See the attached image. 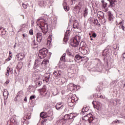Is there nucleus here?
Returning <instances> with one entry per match:
<instances>
[{
	"mask_svg": "<svg viewBox=\"0 0 125 125\" xmlns=\"http://www.w3.org/2000/svg\"><path fill=\"white\" fill-rule=\"evenodd\" d=\"M37 24L39 27L41 29L42 32H43L44 34H46L48 30L47 24H46V21L43 20L42 18H40L37 21Z\"/></svg>",
	"mask_w": 125,
	"mask_h": 125,
	"instance_id": "f257e3e1",
	"label": "nucleus"
},
{
	"mask_svg": "<svg viewBox=\"0 0 125 125\" xmlns=\"http://www.w3.org/2000/svg\"><path fill=\"white\" fill-rule=\"evenodd\" d=\"M83 120L85 121H88L90 124H91V123L92 124H96L97 122V118L93 117V116H92V114L90 113L84 116L83 117Z\"/></svg>",
	"mask_w": 125,
	"mask_h": 125,
	"instance_id": "f03ea898",
	"label": "nucleus"
},
{
	"mask_svg": "<svg viewBox=\"0 0 125 125\" xmlns=\"http://www.w3.org/2000/svg\"><path fill=\"white\" fill-rule=\"evenodd\" d=\"M80 42H81V37L76 36L73 40L70 41V45L72 46V47H77L79 46Z\"/></svg>",
	"mask_w": 125,
	"mask_h": 125,
	"instance_id": "7ed1b4c3",
	"label": "nucleus"
},
{
	"mask_svg": "<svg viewBox=\"0 0 125 125\" xmlns=\"http://www.w3.org/2000/svg\"><path fill=\"white\" fill-rule=\"evenodd\" d=\"M52 116H53V112L52 111H49L47 113L46 112H42L40 114V117L41 118H42L43 119H46V118H50L48 120L49 121H52L53 120V118L52 117Z\"/></svg>",
	"mask_w": 125,
	"mask_h": 125,
	"instance_id": "20e7f679",
	"label": "nucleus"
},
{
	"mask_svg": "<svg viewBox=\"0 0 125 125\" xmlns=\"http://www.w3.org/2000/svg\"><path fill=\"white\" fill-rule=\"evenodd\" d=\"M47 52H48V50L45 48L39 50V56L41 59H43V58H45L46 55H47Z\"/></svg>",
	"mask_w": 125,
	"mask_h": 125,
	"instance_id": "39448f33",
	"label": "nucleus"
},
{
	"mask_svg": "<svg viewBox=\"0 0 125 125\" xmlns=\"http://www.w3.org/2000/svg\"><path fill=\"white\" fill-rule=\"evenodd\" d=\"M23 96H24V94H23L22 91H19L15 99V101H22L23 100Z\"/></svg>",
	"mask_w": 125,
	"mask_h": 125,
	"instance_id": "423d86ee",
	"label": "nucleus"
},
{
	"mask_svg": "<svg viewBox=\"0 0 125 125\" xmlns=\"http://www.w3.org/2000/svg\"><path fill=\"white\" fill-rule=\"evenodd\" d=\"M53 75L55 77L56 79H59L62 76V72L61 70L55 71L53 72Z\"/></svg>",
	"mask_w": 125,
	"mask_h": 125,
	"instance_id": "0eeeda50",
	"label": "nucleus"
},
{
	"mask_svg": "<svg viewBox=\"0 0 125 125\" xmlns=\"http://www.w3.org/2000/svg\"><path fill=\"white\" fill-rule=\"evenodd\" d=\"M71 31L67 30L64 34V38L63 39V41L64 42H67L69 40V37H70V33Z\"/></svg>",
	"mask_w": 125,
	"mask_h": 125,
	"instance_id": "6e6552de",
	"label": "nucleus"
},
{
	"mask_svg": "<svg viewBox=\"0 0 125 125\" xmlns=\"http://www.w3.org/2000/svg\"><path fill=\"white\" fill-rule=\"evenodd\" d=\"M37 41L38 42H42V33H37Z\"/></svg>",
	"mask_w": 125,
	"mask_h": 125,
	"instance_id": "1a4fd4ad",
	"label": "nucleus"
},
{
	"mask_svg": "<svg viewBox=\"0 0 125 125\" xmlns=\"http://www.w3.org/2000/svg\"><path fill=\"white\" fill-rule=\"evenodd\" d=\"M16 57H17L18 60L20 61L21 60H23L25 57V55L23 53H20L16 55Z\"/></svg>",
	"mask_w": 125,
	"mask_h": 125,
	"instance_id": "9d476101",
	"label": "nucleus"
},
{
	"mask_svg": "<svg viewBox=\"0 0 125 125\" xmlns=\"http://www.w3.org/2000/svg\"><path fill=\"white\" fill-rule=\"evenodd\" d=\"M45 76V79L43 81H45L46 83H48L50 81V76L51 75L50 73H47Z\"/></svg>",
	"mask_w": 125,
	"mask_h": 125,
	"instance_id": "9b49d317",
	"label": "nucleus"
},
{
	"mask_svg": "<svg viewBox=\"0 0 125 125\" xmlns=\"http://www.w3.org/2000/svg\"><path fill=\"white\" fill-rule=\"evenodd\" d=\"M84 59V57H83L81 56L80 55L77 54L75 56V57L74 58V60L75 61H77V60H81V61H83Z\"/></svg>",
	"mask_w": 125,
	"mask_h": 125,
	"instance_id": "f8f14e48",
	"label": "nucleus"
},
{
	"mask_svg": "<svg viewBox=\"0 0 125 125\" xmlns=\"http://www.w3.org/2000/svg\"><path fill=\"white\" fill-rule=\"evenodd\" d=\"M63 108V104L61 103H58L56 105V109L57 110H60Z\"/></svg>",
	"mask_w": 125,
	"mask_h": 125,
	"instance_id": "ddd939ff",
	"label": "nucleus"
},
{
	"mask_svg": "<svg viewBox=\"0 0 125 125\" xmlns=\"http://www.w3.org/2000/svg\"><path fill=\"white\" fill-rule=\"evenodd\" d=\"M87 15H88V9L87 8H85L83 12V16L84 18H86Z\"/></svg>",
	"mask_w": 125,
	"mask_h": 125,
	"instance_id": "4468645a",
	"label": "nucleus"
},
{
	"mask_svg": "<svg viewBox=\"0 0 125 125\" xmlns=\"http://www.w3.org/2000/svg\"><path fill=\"white\" fill-rule=\"evenodd\" d=\"M73 26L74 29H79V22L76 20H74Z\"/></svg>",
	"mask_w": 125,
	"mask_h": 125,
	"instance_id": "2eb2a0df",
	"label": "nucleus"
},
{
	"mask_svg": "<svg viewBox=\"0 0 125 125\" xmlns=\"http://www.w3.org/2000/svg\"><path fill=\"white\" fill-rule=\"evenodd\" d=\"M9 94V93H8V91H7V90L6 89H5L3 93V95L4 97V99H7V98H8Z\"/></svg>",
	"mask_w": 125,
	"mask_h": 125,
	"instance_id": "dca6fc26",
	"label": "nucleus"
},
{
	"mask_svg": "<svg viewBox=\"0 0 125 125\" xmlns=\"http://www.w3.org/2000/svg\"><path fill=\"white\" fill-rule=\"evenodd\" d=\"M0 35L1 36L5 35V29H4L2 26L0 27Z\"/></svg>",
	"mask_w": 125,
	"mask_h": 125,
	"instance_id": "f3484780",
	"label": "nucleus"
},
{
	"mask_svg": "<svg viewBox=\"0 0 125 125\" xmlns=\"http://www.w3.org/2000/svg\"><path fill=\"white\" fill-rule=\"evenodd\" d=\"M10 72L11 74L13 73V69L12 68H10V67H8L7 68V72L6 73V76H9V72Z\"/></svg>",
	"mask_w": 125,
	"mask_h": 125,
	"instance_id": "a211bd4d",
	"label": "nucleus"
},
{
	"mask_svg": "<svg viewBox=\"0 0 125 125\" xmlns=\"http://www.w3.org/2000/svg\"><path fill=\"white\" fill-rule=\"evenodd\" d=\"M33 68L35 70L36 69L38 70V71H40V63H38L37 62H35Z\"/></svg>",
	"mask_w": 125,
	"mask_h": 125,
	"instance_id": "6ab92c4d",
	"label": "nucleus"
},
{
	"mask_svg": "<svg viewBox=\"0 0 125 125\" xmlns=\"http://www.w3.org/2000/svg\"><path fill=\"white\" fill-rule=\"evenodd\" d=\"M80 46L82 49L86 47V44L85 43V42L83 41L81 42L80 44Z\"/></svg>",
	"mask_w": 125,
	"mask_h": 125,
	"instance_id": "aec40b11",
	"label": "nucleus"
},
{
	"mask_svg": "<svg viewBox=\"0 0 125 125\" xmlns=\"http://www.w3.org/2000/svg\"><path fill=\"white\" fill-rule=\"evenodd\" d=\"M66 4H67V3L64 2L62 3V5H63V8L65 10V11L67 12V11H69L70 8L69 7H68V6L66 5Z\"/></svg>",
	"mask_w": 125,
	"mask_h": 125,
	"instance_id": "412c9836",
	"label": "nucleus"
},
{
	"mask_svg": "<svg viewBox=\"0 0 125 125\" xmlns=\"http://www.w3.org/2000/svg\"><path fill=\"white\" fill-rule=\"evenodd\" d=\"M110 53V52H109V51L108 50H104L103 52V56H106V57H108L109 56V54Z\"/></svg>",
	"mask_w": 125,
	"mask_h": 125,
	"instance_id": "4be33fe9",
	"label": "nucleus"
},
{
	"mask_svg": "<svg viewBox=\"0 0 125 125\" xmlns=\"http://www.w3.org/2000/svg\"><path fill=\"white\" fill-rule=\"evenodd\" d=\"M83 0H81L78 4V7L79 9H82V7H83Z\"/></svg>",
	"mask_w": 125,
	"mask_h": 125,
	"instance_id": "5701e85b",
	"label": "nucleus"
},
{
	"mask_svg": "<svg viewBox=\"0 0 125 125\" xmlns=\"http://www.w3.org/2000/svg\"><path fill=\"white\" fill-rule=\"evenodd\" d=\"M108 16V20L109 21H113V15L111 13V12L109 11L107 13Z\"/></svg>",
	"mask_w": 125,
	"mask_h": 125,
	"instance_id": "b1692460",
	"label": "nucleus"
},
{
	"mask_svg": "<svg viewBox=\"0 0 125 125\" xmlns=\"http://www.w3.org/2000/svg\"><path fill=\"white\" fill-rule=\"evenodd\" d=\"M110 2V6H113V4H117V0H107Z\"/></svg>",
	"mask_w": 125,
	"mask_h": 125,
	"instance_id": "393cba45",
	"label": "nucleus"
},
{
	"mask_svg": "<svg viewBox=\"0 0 125 125\" xmlns=\"http://www.w3.org/2000/svg\"><path fill=\"white\" fill-rule=\"evenodd\" d=\"M38 4L41 7H42V6H45V2L43 0H41L39 2Z\"/></svg>",
	"mask_w": 125,
	"mask_h": 125,
	"instance_id": "a878e982",
	"label": "nucleus"
},
{
	"mask_svg": "<svg viewBox=\"0 0 125 125\" xmlns=\"http://www.w3.org/2000/svg\"><path fill=\"white\" fill-rule=\"evenodd\" d=\"M22 67H23V62H20L17 65V68L18 69H19V70H21V69H22Z\"/></svg>",
	"mask_w": 125,
	"mask_h": 125,
	"instance_id": "bb28decb",
	"label": "nucleus"
},
{
	"mask_svg": "<svg viewBox=\"0 0 125 125\" xmlns=\"http://www.w3.org/2000/svg\"><path fill=\"white\" fill-rule=\"evenodd\" d=\"M74 103H75L74 102H72L69 100H68V106H70V107H73V106L74 105Z\"/></svg>",
	"mask_w": 125,
	"mask_h": 125,
	"instance_id": "cd10ccee",
	"label": "nucleus"
},
{
	"mask_svg": "<svg viewBox=\"0 0 125 125\" xmlns=\"http://www.w3.org/2000/svg\"><path fill=\"white\" fill-rule=\"evenodd\" d=\"M93 23L95 25H97L98 26H100V23H99V22H98V20L97 19H94Z\"/></svg>",
	"mask_w": 125,
	"mask_h": 125,
	"instance_id": "c85d7f7f",
	"label": "nucleus"
},
{
	"mask_svg": "<svg viewBox=\"0 0 125 125\" xmlns=\"http://www.w3.org/2000/svg\"><path fill=\"white\" fill-rule=\"evenodd\" d=\"M98 16H100V17H103L104 18V13L102 11H99L97 13Z\"/></svg>",
	"mask_w": 125,
	"mask_h": 125,
	"instance_id": "c756f323",
	"label": "nucleus"
},
{
	"mask_svg": "<svg viewBox=\"0 0 125 125\" xmlns=\"http://www.w3.org/2000/svg\"><path fill=\"white\" fill-rule=\"evenodd\" d=\"M82 49H83L84 54H87L88 53V48L85 47Z\"/></svg>",
	"mask_w": 125,
	"mask_h": 125,
	"instance_id": "7c9ffc66",
	"label": "nucleus"
},
{
	"mask_svg": "<svg viewBox=\"0 0 125 125\" xmlns=\"http://www.w3.org/2000/svg\"><path fill=\"white\" fill-rule=\"evenodd\" d=\"M63 120L65 122H66V121H68V120H70L69 114H66L64 117Z\"/></svg>",
	"mask_w": 125,
	"mask_h": 125,
	"instance_id": "2f4dec72",
	"label": "nucleus"
},
{
	"mask_svg": "<svg viewBox=\"0 0 125 125\" xmlns=\"http://www.w3.org/2000/svg\"><path fill=\"white\" fill-rule=\"evenodd\" d=\"M87 112V108L86 107H83L82 109V111L81 112V114H83V113H86Z\"/></svg>",
	"mask_w": 125,
	"mask_h": 125,
	"instance_id": "473e14b6",
	"label": "nucleus"
},
{
	"mask_svg": "<svg viewBox=\"0 0 125 125\" xmlns=\"http://www.w3.org/2000/svg\"><path fill=\"white\" fill-rule=\"evenodd\" d=\"M120 24V26H119V28L120 29H122V30H123V31H125V26H124L123 25H122V24H123V22L121 21L119 22Z\"/></svg>",
	"mask_w": 125,
	"mask_h": 125,
	"instance_id": "72a5a7b5",
	"label": "nucleus"
},
{
	"mask_svg": "<svg viewBox=\"0 0 125 125\" xmlns=\"http://www.w3.org/2000/svg\"><path fill=\"white\" fill-rule=\"evenodd\" d=\"M10 122H11V123H13V124H16V118H12L10 120Z\"/></svg>",
	"mask_w": 125,
	"mask_h": 125,
	"instance_id": "f704fd0d",
	"label": "nucleus"
},
{
	"mask_svg": "<svg viewBox=\"0 0 125 125\" xmlns=\"http://www.w3.org/2000/svg\"><path fill=\"white\" fill-rule=\"evenodd\" d=\"M68 100H69V101H71V102H74V103H75V101H76V100H75L74 97H71V98L68 99Z\"/></svg>",
	"mask_w": 125,
	"mask_h": 125,
	"instance_id": "c9c22d12",
	"label": "nucleus"
},
{
	"mask_svg": "<svg viewBox=\"0 0 125 125\" xmlns=\"http://www.w3.org/2000/svg\"><path fill=\"white\" fill-rule=\"evenodd\" d=\"M93 42L96 44H99V40H97L96 39H94Z\"/></svg>",
	"mask_w": 125,
	"mask_h": 125,
	"instance_id": "e433bc0d",
	"label": "nucleus"
},
{
	"mask_svg": "<svg viewBox=\"0 0 125 125\" xmlns=\"http://www.w3.org/2000/svg\"><path fill=\"white\" fill-rule=\"evenodd\" d=\"M61 81L62 84H63V83H65V82H66V79H65L64 78H62Z\"/></svg>",
	"mask_w": 125,
	"mask_h": 125,
	"instance_id": "4c0bfd02",
	"label": "nucleus"
},
{
	"mask_svg": "<svg viewBox=\"0 0 125 125\" xmlns=\"http://www.w3.org/2000/svg\"><path fill=\"white\" fill-rule=\"evenodd\" d=\"M68 116L69 117V120H71V119H73V118H74V117H75V116H74V114H73L72 113L68 114Z\"/></svg>",
	"mask_w": 125,
	"mask_h": 125,
	"instance_id": "58836bf2",
	"label": "nucleus"
},
{
	"mask_svg": "<svg viewBox=\"0 0 125 125\" xmlns=\"http://www.w3.org/2000/svg\"><path fill=\"white\" fill-rule=\"evenodd\" d=\"M68 86H70L71 87H77V86L73 84V83L69 84Z\"/></svg>",
	"mask_w": 125,
	"mask_h": 125,
	"instance_id": "ea45409f",
	"label": "nucleus"
},
{
	"mask_svg": "<svg viewBox=\"0 0 125 125\" xmlns=\"http://www.w3.org/2000/svg\"><path fill=\"white\" fill-rule=\"evenodd\" d=\"M74 60H75V59H69L68 60V62H70V63H74Z\"/></svg>",
	"mask_w": 125,
	"mask_h": 125,
	"instance_id": "a19ab883",
	"label": "nucleus"
},
{
	"mask_svg": "<svg viewBox=\"0 0 125 125\" xmlns=\"http://www.w3.org/2000/svg\"><path fill=\"white\" fill-rule=\"evenodd\" d=\"M47 64V61H43L41 63V65H46Z\"/></svg>",
	"mask_w": 125,
	"mask_h": 125,
	"instance_id": "79ce46f5",
	"label": "nucleus"
},
{
	"mask_svg": "<svg viewBox=\"0 0 125 125\" xmlns=\"http://www.w3.org/2000/svg\"><path fill=\"white\" fill-rule=\"evenodd\" d=\"M66 53H67V54L68 55H71V54H72L71 53V52L70 51V50H69V49L66 50Z\"/></svg>",
	"mask_w": 125,
	"mask_h": 125,
	"instance_id": "37998d69",
	"label": "nucleus"
},
{
	"mask_svg": "<svg viewBox=\"0 0 125 125\" xmlns=\"http://www.w3.org/2000/svg\"><path fill=\"white\" fill-rule=\"evenodd\" d=\"M96 34L95 33H93L92 36H90V38H93L94 39H95V38H96Z\"/></svg>",
	"mask_w": 125,
	"mask_h": 125,
	"instance_id": "c03bdc74",
	"label": "nucleus"
},
{
	"mask_svg": "<svg viewBox=\"0 0 125 125\" xmlns=\"http://www.w3.org/2000/svg\"><path fill=\"white\" fill-rule=\"evenodd\" d=\"M113 124H114V123H116V124H121V121L120 120H115L114 121H113Z\"/></svg>",
	"mask_w": 125,
	"mask_h": 125,
	"instance_id": "a18cd8bd",
	"label": "nucleus"
},
{
	"mask_svg": "<svg viewBox=\"0 0 125 125\" xmlns=\"http://www.w3.org/2000/svg\"><path fill=\"white\" fill-rule=\"evenodd\" d=\"M29 34L30 35H31V36H33V35H34V32L33 31V29H30L29 30Z\"/></svg>",
	"mask_w": 125,
	"mask_h": 125,
	"instance_id": "49530a36",
	"label": "nucleus"
},
{
	"mask_svg": "<svg viewBox=\"0 0 125 125\" xmlns=\"http://www.w3.org/2000/svg\"><path fill=\"white\" fill-rule=\"evenodd\" d=\"M35 98H36V96L32 95V96L30 97L29 99H30V100H32L33 99H35Z\"/></svg>",
	"mask_w": 125,
	"mask_h": 125,
	"instance_id": "de8ad7c7",
	"label": "nucleus"
},
{
	"mask_svg": "<svg viewBox=\"0 0 125 125\" xmlns=\"http://www.w3.org/2000/svg\"><path fill=\"white\" fill-rule=\"evenodd\" d=\"M103 7L104 8V9H107V3H104L103 4Z\"/></svg>",
	"mask_w": 125,
	"mask_h": 125,
	"instance_id": "09e8293b",
	"label": "nucleus"
},
{
	"mask_svg": "<svg viewBox=\"0 0 125 125\" xmlns=\"http://www.w3.org/2000/svg\"><path fill=\"white\" fill-rule=\"evenodd\" d=\"M22 6L24 9H26L28 7V5L22 3Z\"/></svg>",
	"mask_w": 125,
	"mask_h": 125,
	"instance_id": "8fccbe9b",
	"label": "nucleus"
},
{
	"mask_svg": "<svg viewBox=\"0 0 125 125\" xmlns=\"http://www.w3.org/2000/svg\"><path fill=\"white\" fill-rule=\"evenodd\" d=\"M26 118L27 120H30V119H31V114H29L27 116H26Z\"/></svg>",
	"mask_w": 125,
	"mask_h": 125,
	"instance_id": "3c124183",
	"label": "nucleus"
},
{
	"mask_svg": "<svg viewBox=\"0 0 125 125\" xmlns=\"http://www.w3.org/2000/svg\"><path fill=\"white\" fill-rule=\"evenodd\" d=\"M64 59H65V58L62 57L61 58V61H60L59 63H61L62 62V61H64Z\"/></svg>",
	"mask_w": 125,
	"mask_h": 125,
	"instance_id": "603ef678",
	"label": "nucleus"
},
{
	"mask_svg": "<svg viewBox=\"0 0 125 125\" xmlns=\"http://www.w3.org/2000/svg\"><path fill=\"white\" fill-rule=\"evenodd\" d=\"M114 49H118V45L117 44L113 45Z\"/></svg>",
	"mask_w": 125,
	"mask_h": 125,
	"instance_id": "864d4df0",
	"label": "nucleus"
},
{
	"mask_svg": "<svg viewBox=\"0 0 125 125\" xmlns=\"http://www.w3.org/2000/svg\"><path fill=\"white\" fill-rule=\"evenodd\" d=\"M42 84V81H39L38 82V85H39V86H41Z\"/></svg>",
	"mask_w": 125,
	"mask_h": 125,
	"instance_id": "5fc2aeb1",
	"label": "nucleus"
},
{
	"mask_svg": "<svg viewBox=\"0 0 125 125\" xmlns=\"http://www.w3.org/2000/svg\"><path fill=\"white\" fill-rule=\"evenodd\" d=\"M25 27H26V24H21V28H25Z\"/></svg>",
	"mask_w": 125,
	"mask_h": 125,
	"instance_id": "6e6d98bb",
	"label": "nucleus"
},
{
	"mask_svg": "<svg viewBox=\"0 0 125 125\" xmlns=\"http://www.w3.org/2000/svg\"><path fill=\"white\" fill-rule=\"evenodd\" d=\"M24 80L25 83H28V77L25 78Z\"/></svg>",
	"mask_w": 125,
	"mask_h": 125,
	"instance_id": "4d7b16f0",
	"label": "nucleus"
},
{
	"mask_svg": "<svg viewBox=\"0 0 125 125\" xmlns=\"http://www.w3.org/2000/svg\"><path fill=\"white\" fill-rule=\"evenodd\" d=\"M94 107L96 108L98 110H99V107H98L97 108V105H96L95 104H94Z\"/></svg>",
	"mask_w": 125,
	"mask_h": 125,
	"instance_id": "13d9d810",
	"label": "nucleus"
},
{
	"mask_svg": "<svg viewBox=\"0 0 125 125\" xmlns=\"http://www.w3.org/2000/svg\"><path fill=\"white\" fill-rule=\"evenodd\" d=\"M22 36L23 37V38H26V37H27V34H22Z\"/></svg>",
	"mask_w": 125,
	"mask_h": 125,
	"instance_id": "bf43d9fd",
	"label": "nucleus"
},
{
	"mask_svg": "<svg viewBox=\"0 0 125 125\" xmlns=\"http://www.w3.org/2000/svg\"><path fill=\"white\" fill-rule=\"evenodd\" d=\"M27 98L25 97V98L24 99V101L25 103L27 102Z\"/></svg>",
	"mask_w": 125,
	"mask_h": 125,
	"instance_id": "052dcab7",
	"label": "nucleus"
},
{
	"mask_svg": "<svg viewBox=\"0 0 125 125\" xmlns=\"http://www.w3.org/2000/svg\"><path fill=\"white\" fill-rule=\"evenodd\" d=\"M6 84H8L9 83V80H7L5 82Z\"/></svg>",
	"mask_w": 125,
	"mask_h": 125,
	"instance_id": "680f3d73",
	"label": "nucleus"
},
{
	"mask_svg": "<svg viewBox=\"0 0 125 125\" xmlns=\"http://www.w3.org/2000/svg\"><path fill=\"white\" fill-rule=\"evenodd\" d=\"M125 53H124L123 54V55L122 56V57H123V58L124 59H125Z\"/></svg>",
	"mask_w": 125,
	"mask_h": 125,
	"instance_id": "e2e57ef3",
	"label": "nucleus"
},
{
	"mask_svg": "<svg viewBox=\"0 0 125 125\" xmlns=\"http://www.w3.org/2000/svg\"><path fill=\"white\" fill-rule=\"evenodd\" d=\"M88 21H92V18L91 17L88 19Z\"/></svg>",
	"mask_w": 125,
	"mask_h": 125,
	"instance_id": "0e129e2a",
	"label": "nucleus"
},
{
	"mask_svg": "<svg viewBox=\"0 0 125 125\" xmlns=\"http://www.w3.org/2000/svg\"><path fill=\"white\" fill-rule=\"evenodd\" d=\"M66 56V53H64L62 56V57H63L64 58H65V57Z\"/></svg>",
	"mask_w": 125,
	"mask_h": 125,
	"instance_id": "69168bd1",
	"label": "nucleus"
},
{
	"mask_svg": "<svg viewBox=\"0 0 125 125\" xmlns=\"http://www.w3.org/2000/svg\"><path fill=\"white\" fill-rule=\"evenodd\" d=\"M11 59V58L10 59V58H9L6 59V61H9Z\"/></svg>",
	"mask_w": 125,
	"mask_h": 125,
	"instance_id": "338daca9",
	"label": "nucleus"
},
{
	"mask_svg": "<svg viewBox=\"0 0 125 125\" xmlns=\"http://www.w3.org/2000/svg\"><path fill=\"white\" fill-rule=\"evenodd\" d=\"M48 43H50V41H47V44L48 45Z\"/></svg>",
	"mask_w": 125,
	"mask_h": 125,
	"instance_id": "774afa93",
	"label": "nucleus"
}]
</instances>
